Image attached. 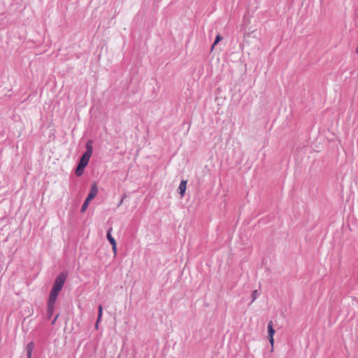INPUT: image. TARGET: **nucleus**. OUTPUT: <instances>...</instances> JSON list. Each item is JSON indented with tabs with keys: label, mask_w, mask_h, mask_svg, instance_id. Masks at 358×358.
I'll use <instances>...</instances> for the list:
<instances>
[{
	"label": "nucleus",
	"mask_w": 358,
	"mask_h": 358,
	"mask_svg": "<svg viewBox=\"0 0 358 358\" xmlns=\"http://www.w3.org/2000/svg\"><path fill=\"white\" fill-rule=\"evenodd\" d=\"M66 280V275L64 274H61L57 277L53 287L51 289L49 301H48V313L52 314L54 308V304L57 299V297L61 291L62 287L64 286V282Z\"/></svg>",
	"instance_id": "f257e3e1"
},
{
	"label": "nucleus",
	"mask_w": 358,
	"mask_h": 358,
	"mask_svg": "<svg viewBox=\"0 0 358 358\" xmlns=\"http://www.w3.org/2000/svg\"><path fill=\"white\" fill-rule=\"evenodd\" d=\"M91 157L87 156L85 154H83L80 159L78 165L76 169L75 173L78 176H80L83 175L84 172V169L87 166L89 163L90 159Z\"/></svg>",
	"instance_id": "f03ea898"
},
{
	"label": "nucleus",
	"mask_w": 358,
	"mask_h": 358,
	"mask_svg": "<svg viewBox=\"0 0 358 358\" xmlns=\"http://www.w3.org/2000/svg\"><path fill=\"white\" fill-rule=\"evenodd\" d=\"M268 334L269 343L271 345V351L273 350L275 329L273 327V322L270 321L268 324Z\"/></svg>",
	"instance_id": "7ed1b4c3"
},
{
	"label": "nucleus",
	"mask_w": 358,
	"mask_h": 358,
	"mask_svg": "<svg viewBox=\"0 0 358 358\" xmlns=\"http://www.w3.org/2000/svg\"><path fill=\"white\" fill-rule=\"evenodd\" d=\"M111 230H112V229H110L108 231V233H107V238H108V241L110 242V243L112 245V249H113V252L114 253V255L116 256V255H117V243H116V241H115V238L110 234V231Z\"/></svg>",
	"instance_id": "20e7f679"
},
{
	"label": "nucleus",
	"mask_w": 358,
	"mask_h": 358,
	"mask_svg": "<svg viewBox=\"0 0 358 358\" xmlns=\"http://www.w3.org/2000/svg\"><path fill=\"white\" fill-rule=\"evenodd\" d=\"M97 193H98L97 185H96V183H94L92 185L90 192L87 197L86 198L87 199V201H90L91 200H92L97 195Z\"/></svg>",
	"instance_id": "39448f33"
},
{
	"label": "nucleus",
	"mask_w": 358,
	"mask_h": 358,
	"mask_svg": "<svg viewBox=\"0 0 358 358\" xmlns=\"http://www.w3.org/2000/svg\"><path fill=\"white\" fill-rule=\"evenodd\" d=\"M34 348V342H30L27 344L26 350L27 353V358H31L33 350Z\"/></svg>",
	"instance_id": "423d86ee"
},
{
	"label": "nucleus",
	"mask_w": 358,
	"mask_h": 358,
	"mask_svg": "<svg viewBox=\"0 0 358 358\" xmlns=\"http://www.w3.org/2000/svg\"><path fill=\"white\" fill-rule=\"evenodd\" d=\"M186 188H187V181L182 180L180 184L179 188H178L179 191H180V194H181L182 196L184 195Z\"/></svg>",
	"instance_id": "0eeeda50"
},
{
	"label": "nucleus",
	"mask_w": 358,
	"mask_h": 358,
	"mask_svg": "<svg viewBox=\"0 0 358 358\" xmlns=\"http://www.w3.org/2000/svg\"><path fill=\"white\" fill-rule=\"evenodd\" d=\"M86 147H87V151L84 154L87 155V156L91 157L92 155V142L91 141H88L87 143Z\"/></svg>",
	"instance_id": "6e6552de"
},
{
	"label": "nucleus",
	"mask_w": 358,
	"mask_h": 358,
	"mask_svg": "<svg viewBox=\"0 0 358 358\" xmlns=\"http://www.w3.org/2000/svg\"><path fill=\"white\" fill-rule=\"evenodd\" d=\"M102 311H103V308H102V306H99V315H98V320H97V322H96V327L97 328L98 327V322L100 321L101 318V316H102Z\"/></svg>",
	"instance_id": "1a4fd4ad"
},
{
	"label": "nucleus",
	"mask_w": 358,
	"mask_h": 358,
	"mask_svg": "<svg viewBox=\"0 0 358 358\" xmlns=\"http://www.w3.org/2000/svg\"><path fill=\"white\" fill-rule=\"evenodd\" d=\"M90 201H87V199H85L84 203L83 204L82 206V208H81V212H85L86 210V209L88 207V203H90Z\"/></svg>",
	"instance_id": "9d476101"
},
{
	"label": "nucleus",
	"mask_w": 358,
	"mask_h": 358,
	"mask_svg": "<svg viewBox=\"0 0 358 358\" xmlns=\"http://www.w3.org/2000/svg\"><path fill=\"white\" fill-rule=\"evenodd\" d=\"M222 36L220 35H217L216 38H215V42L213 43V46H212V49L214 48V46L218 43L221 40H222Z\"/></svg>",
	"instance_id": "9b49d317"
},
{
	"label": "nucleus",
	"mask_w": 358,
	"mask_h": 358,
	"mask_svg": "<svg viewBox=\"0 0 358 358\" xmlns=\"http://www.w3.org/2000/svg\"><path fill=\"white\" fill-rule=\"evenodd\" d=\"M257 296H258V291L257 290L253 291V292L252 294V301H254L257 299Z\"/></svg>",
	"instance_id": "f8f14e48"
},
{
	"label": "nucleus",
	"mask_w": 358,
	"mask_h": 358,
	"mask_svg": "<svg viewBox=\"0 0 358 358\" xmlns=\"http://www.w3.org/2000/svg\"><path fill=\"white\" fill-rule=\"evenodd\" d=\"M357 50H358V48H357Z\"/></svg>",
	"instance_id": "ddd939ff"
}]
</instances>
